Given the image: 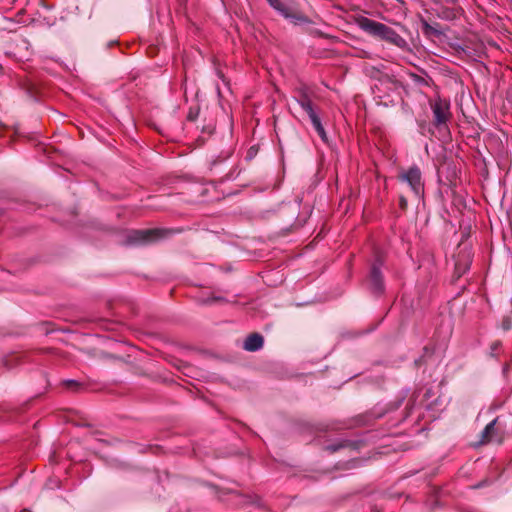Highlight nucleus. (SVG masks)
<instances>
[{
  "label": "nucleus",
  "mask_w": 512,
  "mask_h": 512,
  "mask_svg": "<svg viewBox=\"0 0 512 512\" xmlns=\"http://www.w3.org/2000/svg\"><path fill=\"white\" fill-rule=\"evenodd\" d=\"M159 230H133L128 235L129 243L140 244L148 242L159 234Z\"/></svg>",
  "instance_id": "obj_6"
},
{
  "label": "nucleus",
  "mask_w": 512,
  "mask_h": 512,
  "mask_svg": "<svg viewBox=\"0 0 512 512\" xmlns=\"http://www.w3.org/2000/svg\"><path fill=\"white\" fill-rule=\"evenodd\" d=\"M263 346V337L260 334L254 333L249 335L244 341L243 348L246 351H257Z\"/></svg>",
  "instance_id": "obj_8"
},
{
  "label": "nucleus",
  "mask_w": 512,
  "mask_h": 512,
  "mask_svg": "<svg viewBox=\"0 0 512 512\" xmlns=\"http://www.w3.org/2000/svg\"><path fill=\"white\" fill-rule=\"evenodd\" d=\"M431 109L434 116V124L441 126L445 124L451 117L449 101L437 98L430 102Z\"/></svg>",
  "instance_id": "obj_3"
},
{
  "label": "nucleus",
  "mask_w": 512,
  "mask_h": 512,
  "mask_svg": "<svg viewBox=\"0 0 512 512\" xmlns=\"http://www.w3.org/2000/svg\"><path fill=\"white\" fill-rule=\"evenodd\" d=\"M359 27L368 34L385 40L399 48H405L407 43L389 26L375 20L362 17L358 20Z\"/></svg>",
  "instance_id": "obj_1"
},
{
  "label": "nucleus",
  "mask_w": 512,
  "mask_h": 512,
  "mask_svg": "<svg viewBox=\"0 0 512 512\" xmlns=\"http://www.w3.org/2000/svg\"><path fill=\"white\" fill-rule=\"evenodd\" d=\"M460 270H461V266L459 264H456V271L460 272Z\"/></svg>",
  "instance_id": "obj_13"
},
{
  "label": "nucleus",
  "mask_w": 512,
  "mask_h": 512,
  "mask_svg": "<svg viewBox=\"0 0 512 512\" xmlns=\"http://www.w3.org/2000/svg\"><path fill=\"white\" fill-rule=\"evenodd\" d=\"M406 205H407L406 199H405L404 197H401V198H400V206H401L402 208H405V207H406Z\"/></svg>",
  "instance_id": "obj_11"
},
{
  "label": "nucleus",
  "mask_w": 512,
  "mask_h": 512,
  "mask_svg": "<svg viewBox=\"0 0 512 512\" xmlns=\"http://www.w3.org/2000/svg\"><path fill=\"white\" fill-rule=\"evenodd\" d=\"M64 384L68 387V388H74L76 387L78 384L76 381L74 380H67L64 382Z\"/></svg>",
  "instance_id": "obj_10"
},
{
  "label": "nucleus",
  "mask_w": 512,
  "mask_h": 512,
  "mask_svg": "<svg viewBox=\"0 0 512 512\" xmlns=\"http://www.w3.org/2000/svg\"><path fill=\"white\" fill-rule=\"evenodd\" d=\"M466 268H467V267L465 266V267L461 270V272H460V273H464V272H465V270H466Z\"/></svg>",
  "instance_id": "obj_14"
},
{
  "label": "nucleus",
  "mask_w": 512,
  "mask_h": 512,
  "mask_svg": "<svg viewBox=\"0 0 512 512\" xmlns=\"http://www.w3.org/2000/svg\"><path fill=\"white\" fill-rule=\"evenodd\" d=\"M271 7L277 10L283 17L289 19L292 23L296 25H301L307 23V18L300 14L291 11L288 7H286L280 0H267Z\"/></svg>",
  "instance_id": "obj_5"
},
{
  "label": "nucleus",
  "mask_w": 512,
  "mask_h": 512,
  "mask_svg": "<svg viewBox=\"0 0 512 512\" xmlns=\"http://www.w3.org/2000/svg\"><path fill=\"white\" fill-rule=\"evenodd\" d=\"M370 283H371L372 288L375 291H377V292L382 291L381 272H380L379 268L375 265L372 267V270L370 273Z\"/></svg>",
  "instance_id": "obj_9"
},
{
  "label": "nucleus",
  "mask_w": 512,
  "mask_h": 512,
  "mask_svg": "<svg viewBox=\"0 0 512 512\" xmlns=\"http://www.w3.org/2000/svg\"><path fill=\"white\" fill-rule=\"evenodd\" d=\"M299 105L301 108L307 113L309 116L311 123L318 133V135L321 137L322 140L326 141V132L324 130V127L322 126V123L320 121V118L316 114V112L313 109L312 102L310 99L306 96L302 97L299 101Z\"/></svg>",
  "instance_id": "obj_4"
},
{
  "label": "nucleus",
  "mask_w": 512,
  "mask_h": 512,
  "mask_svg": "<svg viewBox=\"0 0 512 512\" xmlns=\"http://www.w3.org/2000/svg\"><path fill=\"white\" fill-rule=\"evenodd\" d=\"M509 328H510V323H508V322H507V323H504V329H506V330H507V329H509Z\"/></svg>",
  "instance_id": "obj_12"
},
{
  "label": "nucleus",
  "mask_w": 512,
  "mask_h": 512,
  "mask_svg": "<svg viewBox=\"0 0 512 512\" xmlns=\"http://www.w3.org/2000/svg\"><path fill=\"white\" fill-rule=\"evenodd\" d=\"M399 180L406 183L415 196L420 197L423 193V182L421 171L417 166H412L398 176Z\"/></svg>",
  "instance_id": "obj_2"
},
{
  "label": "nucleus",
  "mask_w": 512,
  "mask_h": 512,
  "mask_svg": "<svg viewBox=\"0 0 512 512\" xmlns=\"http://www.w3.org/2000/svg\"><path fill=\"white\" fill-rule=\"evenodd\" d=\"M496 423H497V419L491 421L485 427V429L482 432V439H481L482 444H486V443H490V442H497V443L502 442V436L498 435V433L496 431L497 430L495 427Z\"/></svg>",
  "instance_id": "obj_7"
}]
</instances>
